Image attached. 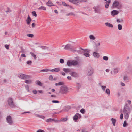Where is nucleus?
<instances>
[{"mask_svg": "<svg viewBox=\"0 0 132 132\" xmlns=\"http://www.w3.org/2000/svg\"><path fill=\"white\" fill-rule=\"evenodd\" d=\"M101 88L104 91L105 88H106V86L103 85L101 86Z\"/></svg>", "mask_w": 132, "mask_h": 132, "instance_id": "603ef678", "label": "nucleus"}, {"mask_svg": "<svg viewBox=\"0 0 132 132\" xmlns=\"http://www.w3.org/2000/svg\"><path fill=\"white\" fill-rule=\"evenodd\" d=\"M93 55L94 57L97 58H98L100 57L99 54L96 52H94L93 53Z\"/></svg>", "mask_w": 132, "mask_h": 132, "instance_id": "f3484780", "label": "nucleus"}, {"mask_svg": "<svg viewBox=\"0 0 132 132\" xmlns=\"http://www.w3.org/2000/svg\"><path fill=\"white\" fill-rule=\"evenodd\" d=\"M36 84H37L39 86H42V84L41 82L39 81V80H37L36 81Z\"/></svg>", "mask_w": 132, "mask_h": 132, "instance_id": "a878e982", "label": "nucleus"}, {"mask_svg": "<svg viewBox=\"0 0 132 132\" xmlns=\"http://www.w3.org/2000/svg\"><path fill=\"white\" fill-rule=\"evenodd\" d=\"M27 36L28 37H31V38H32L34 36V35L32 34H28L27 35Z\"/></svg>", "mask_w": 132, "mask_h": 132, "instance_id": "ea45409f", "label": "nucleus"}, {"mask_svg": "<svg viewBox=\"0 0 132 132\" xmlns=\"http://www.w3.org/2000/svg\"><path fill=\"white\" fill-rule=\"evenodd\" d=\"M19 77L21 79H26L29 78V76L27 75H26L23 74H21Z\"/></svg>", "mask_w": 132, "mask_h": 132, "instance_id": "1a4fd4ad", "label": "nucleus"}, {"mask_svg": "<svg viewBox=\"0 0 132 132\" xmlns=\"http://www.w3.org/2000/svg\"><path fill=\"white\" fill-rule=\"evenodd\" d=\"M43 50H45L46 49L47 50H48V47L47 46H41L39 47Z\"/></svg>", "mask_w": 132, "mask_h": 132, "instance_id": "7c9ffc66", "label": "nucleus"}, {"mask_svg": "<svg viewBox=\"0 0 132 132\" xmlns=\"http://www.w3.org/2000/svg\"><path fill=\"white\" fill-rule=\"evenodd\" d=\"M111 2V0H109L108 1H107L105 2L106 4L105 5V7L107 8H108L109 5L110 4V3Z\"/></svg>", "mask_w": 132, "mask_h": 132, "instance_id": "6ab92c4d", "label": "nucleus"}, {"mask_svg": "<svg viewBox=\"0 0 132 132\" xmlns=\"http://www.w3.org/2000/svg\"><path fill=\"white\" fill-rule=\"evenodd\" d=\"M72 65L75 66L78 64V62L77 61L73 60L72 61Z\"/></svg>", "mask_w": 132, "mask_h": 132, "instance_id": "aec40b11", "label": "nucleus"}, {"mask_svg": "<svg viewBox=\"0 0 132 132\" xmlns=\"http://www.w3.org/2000/svg\"><path fill=\"white\" fill-rule=\"evenodd\" d=\"M73 49V46L71 45V44H68L65 46L64 49L65 50H69L72 51Z\"/></svg>", "mask_w": 132, "mask_h": 132, "instance_id": "0eeeda50", "label": "nucleus"}, {"mask_svg": "<svg viewBox=\"0 0 132 132\" xmlns=\"http://www.w3.org/2000/svg\"><path fill=\"white\" fill-rule=\"evenodd\" d=\"M53 120V119L49 118L46 120V121L47 122H50L52 121V120Z\"/></svg>", "mask_w": 132, "mask_h": 132, "instance_id": "e433bc0d", "label": "nucleus"}, {"mask_svg": "<svg viewBox=\"0 0 132 132\" xmlns=\"http://www.w3.org/2000/svg\"><path fill=\"white\" fill-rule=\"evenodd\" d=\"M64 84V82H60L55 83V85L56 86L62 85H63Z\"/></svg>", "mask_w": 132, "mask_h": 132, "instance_id": "bb28decb", "label": "nucleus"}, {"mask_svg": "<svg viewBox=\"0 0 132 132\" xmlns=\"http://www.w3.org/2000/svg\"><path fill=\"white\" fill-rule=\"evenodd\" d=\"M93 9H94L95 12V13H100V10L98 7H93Z\"/></svg>", "mask_w": 132, "mask_h": 132, "instance_id": "dca6fc26", "label": "nucleus"}, {"mask_svg": "<svg viewBox=\"0 0 132 132\" xmlns=\"http://www.w3.org/2000/svg\"><path fill=\"white\" fill-rule=\"evenodd\" d=\"M76 86L77 87L78 89V90L81 88V85L78 82L77 83Z\"/></svg>", "mask_w": 132, "mask_h": 132, "instance_id": "72a5a7b5", "label": "nucleus"}, {"mask_svg": "<svg viewBox=\"0 0 132 132\" xmlns=\"http://www.w3.org/2000/svg\"><path fill=\"white\" fill-rule=\"evenodd\" d=\"M119 12L117 10H113L111 11V14L113 16H114L117 15L119 13Z\"/></svg>", "mask_w": 132, "mask_h": 132, "instance_id": "f8f14e48", "label": "nucleus"}, {"mask_svg": "<svg viewBox=\"0 0 132 132\" xmlns=\"http://www.w3.org/2000/svg\"><path fill=\"white\" fill-rule=\"evenodd\" d=\"M124 81L126 82H128L129 81V79L128 77L127 76H124L123 78Z\"/></svg>", "mask_w": 132, "mask_h": 132, "instance_id": "b1692460", "label": "nucleus"}, {"mask_svg": "<svg viewBox=\"0 0 132 132\" xmlns=\"http://www.w3.org/2000/svg\"><path fill=\"white\" fill-rule=\"evenodd\" d=\"M81 116L79 113H76L73 117V120L75 122H76L79 118H80Z\"/></svg>", "mask_w": 132, "mask_h": 132, "instance_id": "6e6552de", "label": "nucleus"}, {"mask_svg": "<svg viewBox=\"0 0 132 132\" xmlns=\"http://www.w3.org/2000/svg\"><path fill=\"white\" fill-rule=\"evenodd\" d=\"M39 10L42 9L44 10H46V8L45 7H44L43 6H41V7L38 8Z\"/></svg>", "mask_w": 132, "mask_h": 132, "instance_id": "c9c22d12", "label": "nucleus"}, {"mask_svg": "<svg viewBox=\"0 0 132 132\" xmlns=\"http://www.w3.org/2000/svg\"><path fill=\"white\" fill-rule=\"evenodd\" d=\"M69 74H70L72 76L75 78H78L79 77L78 73L75 72L71 71L69 73Z\"/></svg>", "mask_w": 132, "mask_h": 132, "instance_id": "9d476101", "label": "nucleus"}, {"mask_svg": "<svg viewBox=\"0 0 132 132\" xmlns=\"http://www.w3.org/2000/svg\"><path fill=\"white\" fill-rule=\"evenodd\" d=\"M50 69H44L40 70V72H47L50 71Z\"/></svg>", "mask_w": 132, "mask_h": 132, "instance_id": "cd10ccee", "label": "nucleus"}, {"mask_svg": "<svg viewBox=\"0 0 132 132\" xmlns=\"http://www.w3.org/2000/svg\"><path fill=\"white\" fill-rule=\"evenodd\" d=\"M78 3H79V2H86L87 1V0H78Z\"/></svg>", "mask_w": 132, "mask_h": 132, "instance_id": "69168bd1", "label": "nucleus"}, {"mask_svg": "<svg viewBox=\"0 0 132 132\" xmlns=\"http://www.w3.org/2000/svg\"><path fill=\"white\" fill-rule=\"evenodd\" d=\"M7 122L10 125H12L13 123V121L12 120L11 116L9 115L6 118Z\"/></svg>", "mask_w": 132, "mask_h": 132, "instance_id": "423d86ee", "label": "nucleus"}, {"mask_svg": "<svg viewBox=\"0 0 132 132\" xmlns=\"http://www.w3.org/2000/svg\"><path fill=\"white\" fill-rule=\"evenodd\" d=\"M128 124L126 122V121H125L124 122L123 124V126L124 127H125L128 125Z\"/></svg>", "mask_w": 132, "mask_h": 132, "instance_id": "79ce46f5", "label": "nucleus"}, {"mask_svg": "<svg viewBox=\"0 0 132 132\" xmlns=\"http://www.w3.org/2000/svg\"><path fill=\"white\" fill-rule=\"evenodd\" d=\"M105 93L107 94L108 96H109L110 94V90L109 89H107L105 91Z\"/></svg>", "mask_w": 132, "mask_h": 132, "instance_id": "2f4dec72", "label": "nucleus"}, {"mask_svg": "<svg viewBox=\"0 0 132 132\" xmlns=\"http://www.w3.org/2000/svg\"><path fill=\"white\" fill-rule=\"evenodd\" d=\"M62 4L63 5L65 6H69L66 3L64 2H62Z\"/></svg>", "mask_w": 132, "mask_h": 132, "instance_id": "8fccbe9b", "label": "nucleus"}, {"mask_svg": "<svg viewBox=\"0 0 132 132\" xmlns=\"http://www.w3.org/2000/svg\"><path fill=\"white\" fill-rule=\"evenodd\" d=\"M111 121H112L113 125L114 126H115L116 125V120L113 118H112L111 119Z\"/></svg>", "mask_w": 132, "mask_h": 132, "instance_id": "393cba45", "label": "nucleus"}, {"mask_svg": "<svg viewBox=\"0 0 132 132\" xmlns=\"http://www.w3.org/2000/svg\"><path fill=\"white\" fill-rule=\"evenodd\" d=\"M20 48L21 50V52L22 53H24V50L23 49L22 47H21Z\"/></svg>", "mask_w": 132, "mask_h": 132, "instance_id": "052dcab7", "label": "nucleus"}, {"mask_svg": "<svg viewBox=\"0 0 132 132\" xmlns=\"http://www.w3.org/2000/svg\"><path fill=\"white\" fill-rule=\"evenodd\" d=\"M27 84H30L32 82V81L30 80H26L24 81Z\"/></svg>", "mask_w": 132, "mask_h": 132, "instance_id": "c03bdc74", "label": "nucleus"}, {"mask_svg": "<svg viewBox=\"0 0 132 132\" xmlns=\"http://www.w3.org/2000/svg\"><path fill=\"white\" fill-rule=\"evenodd\" d=\"M60 71V69L59 68H56L54 69L50 70V71L54 72H56Z\"/></svg>", "mask_w": 132, "mask_h": 132, "instance_id": "ddd939ff", "label": "nucleus"}, {"mask_svg": "<svg viewBox=\"0 0 132 132\" xmlns=\"http://www.w3.org/2000/svg\"><path fill=\"white\" fill-rule=\"evenodd\" d=\"M69 2L73 3L74 4H77L78 3V0H69Z\"/></svg>", "mask_w": 132, "mask_h": 132, "instance_id": "4be33fe9", "label": "nucleus"}, {"mask_svg": "<svg viewBox=\"0 0 132 132\" xmlns=\"http://www.w3.org/2000/svg\"><path fill=\"white\" fill-rule=\"evenodd\" d=\"M63 70L67 73L68 72H69V73L71 72V69L70 68H63Z\"/></svg>", "mask_w": 132, "mask_h": 132, "instance_id": "a211bd4d", "label": "nucleus"}, {"mask_svg": "<svg viewBox=\"0 0 132 132\" xmlns=\"http://www.w3.org/2000/svg\"><path fill=\"white\" fill-rule=\"evenodd\" d=\"M46 4L49 7H51L52 6H55L54 4L50 0H49L46 3Z\"/></svg>", "mask_w": 132, "mask_h": 132, "instance_id": "2eb2a0df", "label": "nucleus"}, {"mask_svg": "<svg viewBox=\"0 0 132 132\" xmlns=\"http://www.w3.org/2000/svg\"><path fill=\"white\" fill-rule=\"evenodd\" d=\"M87 72V75L89 76H92L94 70L90 66H89L88 67Z\"/></svg>", "mask_w": 132, "mask_h": 132, "instance_id": "39448f33", "label": "nucleus"}, {"mask_svg": "<svg viewBox=\"0 0 132 132\" xmlns=\"http://www.w3.org/2000/svg\"><path fill=\"white\" fill-rule=\"evenodd\" d=\"M36 132H45L44 130L42 129H39L37 130Z\"/></svg>", "mask_w": 132, "mask_h": 132, "instance_id": "338daca9", "label": "nucleus"}, {"mask_svg": "<svg viewBox=\"0 0 132 132\" xmlns=\"http://www.w3.org/2000/svg\"><path fill=\"white\" fill-rule=\"evenodd\" d=\"M32 13L33 16L36 17L37 16V14L36 13V12L35 11H32Z\"/></svg>", "mask_w": 132, "mask_h": 132, "instance_id": "09e8293b", "label": "nucleus"}, {"mask_svg": "<svg viewBox=\"0 0 132 132\" xmlns=\"http://www.w3.org/2000/svg\"><path fill=\"white\" fill-rule=\"evenodd\" d=\"M89 38L90 39L94 40L95 39V37L92 35H91L89 36Z\"/></svg>", "mask_w": 132, "mask_h": 132, "instance_id": "473e14b6", "label": "nucleus"}, {"mask_svg": "<svg viewBox=\"0 0 132 132\" xmlns=\"http://www.w3.org/2000/svg\"><path fill=\"white\" fill-rule=\"evenodd\" d=\"M103 59L105 61H107L108 59V57L107 56H104L103 57Z\"/></svg>", "mask_w": 132, "mask_h": 132, "instance_id": "49530a36", "label": "nucleus"}, {"mask_svg": "<svg viewBox=\"0 0 132 132\" xmlns=\"http://www.w3.org/2000/svg\"><path fill=\"white\" fill-rule=\"evenodd\" d=\"M52 102L53 103H59V102L58 101L56 100H53L52 101Z\"/></svg>", "mask_w": 132, "mask_h": 132, "instance_id": "5fc2aeb1", "label": "nucleus"}, {"mask_svg": "<svg viewBox=\"0 0 132 132\" xmlns=\"http://www.w3.org/2000/svg\"><path fill=\"white\" fill-rule=\"evenodd\" d=\"M5 47L6 49H9V45L6 44L5 45Z\"/></svg>", "mask_w": 132, "mask_h": 132, "instance_id": "680f3d73", "label": "nucleus"}, {"mask_svg": "<svg viewBox=\"0 0 132 132\" xmlns=\"http://www.w3.org/2000/svg\"><path fill=\"white\" fill-rule=\"evenodd\" d=\"M123 113L125 118L126 120H127L130 113V108L127 104H126L124 106Z\"/></svg>", "mask_w": 132, "mask_h": 132, "instance_id": "f257e3e1", "label": "nucleus"}, {"mask_svg": "<svg viewBox=\"0 0 132 132\" xmlns=\"http://www.w3.org/2000/svg\"><path fill=\"white\" fill-rule=\"evenodd\" d=\"M123 118V113H121L120 115V118L121 119H122Z\"/></svg>", "mask_w": 132, "mask_h": 132, "instance_id": "e2e57ef3", "label": "nucleus"}, {"mask_svg": "<svg viewBox=\"0 0 132 132\" xmlns=\"http://www.w3.org/2000/svg\"><path fill=\"white\" fill-rule=\"evenodd\" d=\"M67 65L68 66H71L72 65V61L70 60H68L67 62Z\"/></svg>", "mask_w": 132, "mask_h": 132, "instance_id": "5701e85b", "label": "nucleus"}, {"mask_svg": "<svg viewBox=\"0 0 132 132\" xmlns=\"http://www.w3.org/2000/svg\"><path fill=\"white\" fill-rule=\"evenodd\" d=\"M117 22L118 23L121 22L123 21V20L122 19H118L117 20Z\"/></svg>", "mask_w": 132, "mask_h": 132, "instance_id": "37998d69", "label": "nucleus"}, {"mask_svg": "<svg viewBox=\"0 0 132 132\" xmlns=\"http://www.w3.org/2000/svg\"><path fill=\"white\" fill-rule=\"evenodd\" d=\"M83 55L87 57H89L90 55V54L87 52L84 53Z\"/></svg>", "mask_w": 132, "mask_h": 132, "instance_id": "4c0bfd02", "label": "nucleus"}, {"mask_svg": "<svg viewBox=\"0 0 132 132\" xmlns=\"http://www.w3.org/2000/svg\"><path fill=\"white\" fill-rule=\"evenodd\" d=\"M118 30H122V26L120 24H118Z\"/></svg>", "mask_w": 132, "mask_h": 132, "instance_id": "58836bf2", "label": "nucleus"}, {"mask_svg": "<svg viewBox=\"0 0 132 132\" xmlns=\"http://www.w3.org/2000/svg\"><path fill=\"white\" fill-rule=\"evenodd\" d=\"M60 90L59 92V93L65 94L67 93L68 92V88L66 86L63 85L61 86Z\"/></svg>", "mask_w": 132, "mask_h": 132, "instance_id": "20e7f679", "label": "nucleus"}, {"mask_svg": "<svg viewBox=\"0 0 132 132\" xmlns=\"http://www.w3.org/2000/svg\"><path fill=\"white\" fill-rule=\"evenodd\" d=\"M95 43V45L94 47V49L95 51H98L99 49V46L100 45V42H98L97 44L95 42H94Z\"/></svg>", "mask_w": 132, "mask_h": 132, "instance_id": "9b49d317", "label": "nucleus"}, {"mask_svg": "<svg viewBox=\"0 0 132 132\" xmlns=\"http://www.w3.org/2000/svg\"><path fill=\"white\" fill-rule=\"evenodd\" d=\"M75 15V14L72 13H70L66 14V16H68L70 15Z\"/></svg>", "mask_w": 132, "mask_h": 132, "instance_id": "de8ad7c7", "label": "nucleus"}, {"mask_svg": "<svg viewBox=\"0 0 132 132\" xmlns=\"http://www.w3.org/2000/svg\"><path fill=\"white\" fill-rule=\"evenodd\" d=\"M112 6L113 7H117L118 9H121L122 8V4L120 3L118 1L115 0Z\"/></svg>", "mask_w": 132, "mask_h": 132, "instance_id": "7ed1b4c3", "label": "nucleus"}, {"mask_svg": "<svg viewBox=\"0 0 132 132\" xmlns=\"http://www.w3.org/2000/svg\"><path fill=\"white\" fill-rule=\"evenodd\" d=\"M31 19L29 15H28L27 18L26 19L27 23L28 25H29L31 21Z\"/></svg>", "mask_w": 132, "mask_h": 132, "instance_id": "4468645a", "label": "nucleus"}, {"mask_svg": "<svg viewBox=\"0 0 132 132\" xmlns=\"http://www.w3.org/2000/svg\"><path fill=\"white\" fill-rule=\"evenodd\" d=\"M7 102L9 105L12 108H14L16 107V105L13 101V99L11 97L8 98Z\"/></svg>", "mask_w": 132, "mask_h": 132, "instance_id": "f03ea898", "label": "nucleus"}, {"mask_svg": "<svg viewBox=\"0 0 132 132\" xmlns=\"http://www.w3.org/2000/svg\"><path fill=\"white\" fill-rule=\"evenodd\" d=\"M118 72V70L117 69H115L113 70V72L114 74H116Z\"/></svg>", "mask_w": 132, "mask_h": 132, "instance_id": "a18cd8bd", "label": "nucleus"}, {"mask_svg": "<svg viewBox=\"0 0 132 132\" xmlns=\"http://www.w3.org/2000/svg\"><path fill=\"white\" fill-rule=\"evenodd\" d=\"M85 112V110L84 109H82L80 110V112L82 114H84Z\"/></svg>", "mask_w": 132, "mask_h": 132, "instance_id": "864d4df0", "label": "nucleus"}, {"mask_svg": "<svg viewBox=\"0 0 132 132\" xmlns=\"http://www.w3.org/2000/svg\"><path fill=\"white\" fill-rule=\"evenodd\" d=\"M105 24L106 26L112 28L113 27V26L112 24L109 23L108 22L105 23Z\"/></svg>", "mask_w": 132, "mask_h": 132, "instance_id": "412c9836", "label": "nucleus"}, {"mask_svg": "<svg viewBox=\"0 0 132 132\" xmlns=\"http://www.w3.org/2000/svg\"><path fill=\"white\" fill-rule=\"evenodd\" d=\"M67 79L69 80H72L71 77L70 76H68L67 77Z\"/></svg>", "mask_w": 132, "mask_h": 132, "instance_id": "774afa93", "label": "nucleus"}, {"mask_svg": "<svg viewBox=\"0 0 132 132\" xmlns=\"http://www.w3.org/2000/svg\"><path fill=\"white\" fill-rule=\"evenodd\" d=\"M67 119L65 118H62L61 120L62 121H67Z\"/></svg>", "mask_w": 132, "mask_h": 132, "instance_id": "6e6d98bb", "label": "nucleus"}, {"mask_svg": "<svg viewBox=\"0 0 132 132\" xmlns=\"http://www.w3.org/2000/svg\"><path fill=\"white\" fill-rule=\"evenodd\" d=\"M12 11L10 9L9 7L7 8V10L5 11V12L7 13H10Z\"/></svg>", "mask_w": 132, "mask_h": 132, "instance_id": "a19ab883", "label": "nucleus"}, {"mask_svg": "<svg viewBox=\"0 0 132 132\" xmlns=\"http://www.w3.org/2000/svg\"><path fill=\"white\" fill-rule=\"evenodd\" d=\"M53 77L52 75H50L49 77V79L50 80H53Z\"/></svg>", "mask_w": 132, "mask_h": 132, "instance_id": "bf43d9fd", "label": "nucleus"}, {"mask_svg": "<svg viewBox=\"0 0 132 132\" xmlns=\"http://www.w3.org/2000/svg\"><path fill=\"white\" fill-rule=\"evenodd\" d=\"M64 60L63 59H61L60 60V63L62 64L64 63Z\"/></svg>", "mask_w": 132, "mask_h": 132, "instance_id": "4d7b16f0", "label": "nucleus"}, {"mask_svg": "<svg viewBox=\"0 0 132 132\" xmlns=\"http://www.w3.org/2000/svg\"><path fill=\"white\" fill-rule=\"evenodd\" d=\"M26 63L28 64L31 65L32 63V62L30 60H29L27 61Z\"/></svg>", "mask_w": 132, "mask_h": 132, "instance_id": "13d9d810", "label": "nucleus"}, {"mask_svg": "<svg viewBox=\"0 0 132 132\" xmlns=\"http://www.w3.org/2000/svg\"><path fill=\"white\" fill-rule=\"evenodd\" d=\"M25 88H26V90L28 92L29 91V87L28 85H27L25 86Z\"/></svg>", "mask_w": 132, "mask_h": 132, "instance_id": "3c124183", "label": "nucleus"}, {"mask_svg": "<svg viewBox=\"0 0 132 132\" xmlns=\"http://www.w3.org/2000/svg\"><path fill=\"white\" fill-rule=\"evenodd\" d=\"M30 54L32 56V57H34L35 59L36 60V58H37L36 56L34 54V53L32 52H30Z\"/></svg>", "mask_w": 132, "mask_h": 132, "instance_id": "f704fd0d", "label": "nucleus"}, {"mask_svg": "<svg viewBox=\"0 0 132 132\" xmlns=\"http://www.w3.org/2000/svg\"><path fill=\"white\" fill-rule=\"evenodd\" d=\"M32 93L34 94H36L37 93V91L36 90H34L32 91Z\"/></svg>", "mask_w": 132, "mask_h": 132, "instance_id": "0e129e2a", "label": "nucleus"}, {"mask_svg": "<svg viewBox=\"0 0 132 132\" xmlns=\"http://www.w3.org/2000/svg\"><path fill=\"white\" fill-rule=\"evenodd\" d=\"M70 108L71 107L70 106H65L64 109V111H68L70 109Z\"/></svg>", "mask_w": 132, "mask_h": 132, "instance_id": "c85d7f7f", "label": "nucleus"}, {"mask_svg": "<svg viewBox=\"0 0 132 132\" xmlns=\"http://www.w3.org/2000/svg\"><path fill=\"white\" fill-rule=\"evenodd\" d=\"M80 49L79 50L77 51V52L79 54H82L83 53V49L82 48H80Z\"/></svg>", "mask_w": 132, "mask_h": 132, "instance_id": "c756f323", "label": "nucleus"}]
</instances>
